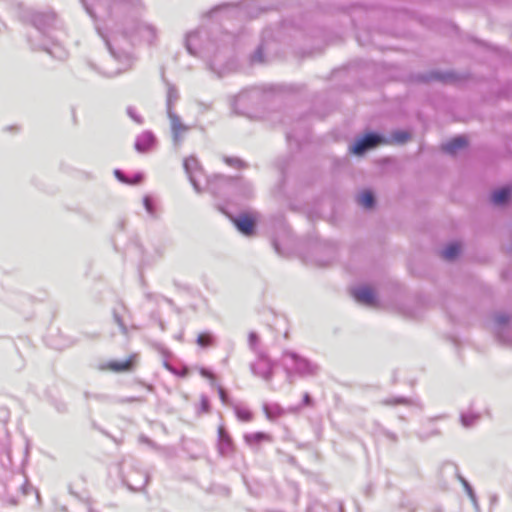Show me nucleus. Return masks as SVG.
<instances>
[{"label": "nucleus", "instance_id": "de8ad7c7", "mask_svg": "<svg viewBox=\"0 0 512 512\" xmlns=\"http://www.w3.org/2000/svg\"><path fill=\"white\" fill-rule=\"evenodd\" d=\"M127 401H141V399L140 398H130Z\"/></svg>", "mask_w": 512, "mask_h": 512}, {"label": "nucleus", "instance_id": "a19ab883", "mask_svg": "<svg viewBox=\"0 0 512 512\" xmlns=\"http://www.w3.org/2000/svg\"><path fill=\"white\" fill-rule=\"evenodd\" d=\"M209 409H210V404H209V400L206 396H202L201 397V411L202 412H209Z\"/></svg>", "mask_w": 512, "mask_h": 512}, {"label": "nucleus", "instance_id": "f3484780", "mask_svg": "<svg viewBox=\"0 0 512 512\" xmlns=\"http://www.w3.org/2000/svg\"><path fill=\"white\" fill-rule=\"evenodd\" d=\"M467 146L464 136H457L442 145V150L448 154H455L458 150Z\"/></svg>", "mask_w": 512, "mask_h": 512}, {"label": "nucleus", "instance_id": "4468645a", "mask_svg": "<svg viewBox=\"0 0 512 512\" xmlns=\"http://www.w3.org/2000/svg\"><path fill=\"white\" fill-rule=\"evenodd\" d=\"M237 230L245 236H251L255 230V221L247 214L233 218Z\"/></svg>", "mask_w": 512, "mask_h": 512}, {"label": "nucleus", "instance_id": "9d476101", "mask_svg": "<svg viewBox=\"0 0 512 512\" xmlns=\"http://www.w3.org/2000/svg\"><path fill=\"white\" fill-rule=\"evenodd\" d=\"M123 481L131 490L139 491L147 485L149 476L145 471L133 470L123 476Z\"/></svg>", "mask_w": 512, "mask_h": 512}, {"label": "nucleus", "instance_id": "1a4fd4ad", "mask_svg": "<svg viewBox=\"0 0 512 512\" xmlns=\"http://www.w3.org/2000/svg\"><path fill=\"white\" fill-rule=\"evenodd\" d=\"M183 166L196 192H201L200 178L204 174L198 160L194 156H190L184 160Z\"/></svg>", "mask_w": 512, "mask_h": 512}, {"label": "nucleus", "instance_id": "f8f14e48", "mask_svg": "<svg viewBox=\"0 0 512 512\" xmlns=\"http://www.w3.org/2000/svg\"><path fill=\"white\" fill-rule=\"evenodd\" d=\"M439 476L443 482V486L446 487L451 479H459L461 474L459 473L458 466L452 461H445L439 468Z\"/></svg>", "mask_w": 512, "mask_h": 512}, {"label": "nucleus", "instance_id": "aec40b11", "mask_svg": "<svg viewBox=\"0 0 512 512\" xmlns=\"http://www.w3.org/2000/svg\"><path fill=\"white\" fill-rule=\"evenodd\" d=\"M133 357L123 361H111L108 363L107 368L115 372H125L132 368Z\"/></svg>", "mask_w": 512, "mask_h": 512}, {"label": "nucleus", "instance_id": "7ed1b4c3", "mask_svg": "<svg viewBox=\"0 0 512 512\" xmlns=\"http://www.w3.org/2000/svg\"><path fill=\"white\" fill-rule=\"evenodd\" d=\"M187 51L194 56H199L210 60V67L219 75L221 71L217 66L220 65V50L216 43L210 39L209 32L204 29H198L187 34L185 39Z\"/></svg>", "mask_w": 512, "mask_h": 512}, {"label": "nucleus", "instance_id": "423d86ee", "mask_svg": "<svg viewBox=\"0 0 512 512\" xmlns=\"http://www.w3.org/2000/svg\"><path fill=\"white\" fill-rule=\"evenodd\" d=\"M164 77V75H162ZM166 87V112L168 119L170 121V128L172 134V140L176 147H179L183 140L185 134L189 131L190 127L184 124L179 115L174 111V106L179 99V93L175 85L171 84L165 78H163Z\"/></svg>", "mask_w": 512, "mask_h": 512}, {"label": "nucleus", "instance_id": "393cba45", "mask_svg": "<svg viewBox=\"0 0 512 512\" xmlns=\"http://www.w3.org/2000/svg\"><path fill=\"white\" fill-rule=\"evenodd\" d=\"M479 418V414L472 412L461 413L460 415L461 424L466 428L474 426L476 422L479 420Z\"/></svg>", "mask_w": 512, "mask_h": 512}, {"label": "nucleus", "instance_id": "b1692460", "mask_svg": "<svg viewBox=\"0 0 512 512\" xmlns=\"http://www.w3.org/2000/svg\"><path fill=\"white\" fill-rule=\"evenodd\" d=\"M460 253V245L458 243L448 244L442 251V257L446 260H454Z\"/></svg>", "mask_w": 512, "mask_h": 512}, {"label": "nucleus", "instance_id": "37998d69", "mask_svg": "<svg viewBox=\"0 0 512 512\" xmlns=\"http://www.w3.org/2000/svg\"><path fill=\"white\" fill-rule=\"evenodd\" d=\"M143 179V176L142 174H136L132 180L129 179V183L128 184H138L142 181Z\"/></svg>", "mask_w": 512, "mask_h": 512}, {"label": "nucleus", "instance_id": "2eb2a0df", "mask_svg": "<svg viewBox=\"0 0 512 512\" xmlns=\"http://www.w3.org/2000/svg\"><path fill=\"white\" fill-rule=\"evenodd\" d=\"M155 143V135L151 131H144L136 138L135 149L140 153H144L149 151Z\"/></svg>", "mask_w": 512, "mask_h": 512}, {"label": "nucleus", "instance_id": "a18cd8bd", "mask_svg": "<svg viewBox=\"0 0 512 512\" xmlns=\"http://www.w3.org/2000/svg\"><path fill=\"white\" fill-rule=\"evenodd\" d=\"M316 504H310L307 509H306V512H313L314 508H315Z\"/></svg>", "mask_w": 512, "mask_h": 512}, {"label": "nucleus", "instance_id": "5701e85b", "mask_svg": "<svg viewBox=\"0 0 512 512\" xmlns=\"http://www.w3.org/2000/svg\"><path fill=\"white\" fill-rule=\"evenodd\" d=\"M460 483L462 484L466 494L468 495L469 499L471 500L473 506L478 509L479 508V505H478V501H477V496L475 494V491L473 489V487L470 485V483L461 475L459 476V479Z\"/></svg>", "mask_w": 512, "mask_h": 512}, {"label": "nucleus", "instance_id": "a878e982", "mask_svg": "<svg viewBox=\"0 0 512 512\" xmlns=\"http://www.w3.org/2000/svg\"><path fill=\"white\" fill-rule=\"evenodd\" d=\"M143 205H144V208H145L146 212L149 214V216L151 218L155 219V218L158 217L156 205H155L154 200L152 199L151 196L146 195L143 198Z\"/></svg>", "mask_w": 512, "mask_h": 512}, {"label": "nucleus", "instance_id": "09e8293b", "mask_svg": "<svg viewBox=\"0 0 512 512\" xmlns=\"http://www.w3.org/2000/svg\"><path fill=\"white\" fill-rule=\"evenodd\" d=\"M389 437L393 440H396V436L394 434H389Z\"/></svg>", "mask_w": 512, "mask_h": 512}, {"label": "nucleus", "instance_id": "6e6552de", "mask_svg": "<svg viewBox=\"0 0 512 512\" xmlns=\"http://www.w3.org/2000/svg\"><path fill=\"white\" fill-rule=\"evenodd\" d=\"M388 141L385 137L377 132H369L363 137L358 139L351 147L350 151L355 155H363L368 150L373 149L381 144H386Z\"/></svg>", "mask_w": 512, "mask_h": 512}, {"label": "nucleus", "instance_id": "20e7f679", "mask_svg": "<svg viewBox=\"0 0 512 512\" xmlns=\"http://www.w3.org/2000/svg\"><path fill=\"white\" fill-rule=\"evenodd\" d=\"M286 380L293 384L297 377H316L320 372V366L294 350H284L280 359Z\"/></svg>", "mask_w": 512, "mask_h": 512}, {"label": "nucleus", "instance_id": "c85d7f7f", "mask_svg": "<svg viewBox=\"0 0 512 512\" xmlns=\"http://www.w3.org/2000/svg\"><path fill=\"white\" fill-rule=\"evenodd\" d=\"M381 403L383 405H387V406H394V405H398V404L409 405L411 403V401H410V399L405 398V397H391V398H386V399L382 400Z\"/></svg>", "mask_w": 512, "mask_h": 512}, {"label": "nucleus", "instance_id": "9b49d317", "mask_svg": "<svg viewBox=\"0 0 512 512\" xmlns=\"http://www.w3.org/2000/svg\"><path fill=\"white\" fill-rule=\"evenodd\" d=\"M218 451L222 456H229L234 451V444L229 433L223 425L218 428Z\"/></svg>", "mask_w": 512, "mask_h": 512}, {"label": "nucleus", "instance_id": "2f4dec72", "mask_svg": "<svg viewBox=\"0 0 512 512\" xmlns=\"http://www.w3.org/2000/svg\"><path fill=\"white\" fill-rule=\"evenodd\" d=\"M392 140L393 142L403 144L405 143L409 138L410 134L406 131L398 130L392 133Z\"/></svg>", "mask_w": 512, "mask_h": 512}, {"label": "nucleus", "instance_id": "8fccbe9b", "mask_svg": "<svg viewBox=\"0 0 512 512\" xmlns=\"http://www.w3.org/2000/svg\"><path fill=\"white\" fill-rule=\"evenodd\" d=\"M339 512H343V506L341 503H339Z\"/></svg>", "mask_w": 512, "mask_h": 512}, {"label": "nucleus", "instance_id": "ea45409f", "mask_svg": "<svg viewBox=\"0 0 512 512\" xmlns=\"http://www.w3.org/2000/svg\"><path fill=\"white\" fill-rule=\"evenodd\" d=\"M114 175H115V177H116L120 182H122V183H126V184H128V183H129V179L125 176V174H124L121 170L116 169V170L114 171Z\"/></svg>", "mask_w": 512, "mask_h": 512}, {"label": "nucleus", "instance_id": "dca6fc26", "mask_svg": "<svg viewBox=\"0 0 512 512\" xmlns=\"http://www.w3.org/2000/svg\"><path fill=\"white\" fill-rule=\"evenodd\" d=\"M0 465L5 470H10L13 466L11 443L8 438L0 443Z\"/></svg>", "mask_w": 512, "mask_h": 512}, {"label": "nucleus", "instance_id": "cd10ccee", "mask_svg": "<svg viewBox=\"0 0 512 512\" xmlns=\"http://www.w3.org/2000/svg\"><path fill=\"white\" fill-rule=\"evenodd\" d=\"M258 94V89L253 88L250 90H245L239 93L235 99V104L240 105L243 104L247 99L253 97L254 95Z\"/></svg>", "mask_w": 512, "mask_h": 512}, {"label": "nucleus", "instance_id": "58836bf2", "mask_svg": "<svg viewBox=\"0 0 512 512\" xmlns=\"http://www.w3.org/2000/svg\"><path fill=\"white\" fill-rule=\"evenodd\" d=\"M252 62H263V52H262V47H259L255 53L252 55V58H251Z\"/></svg>", "mask_w": 512, "mask_h": 512}, {"label": "nucleus", "instance_id": "bb28decb", "mask_svg": "<svg viewBox=\"0 0 512 512\" xmlns=\"http://www.w3.org/2000/svg\"><path fill=\"white\" fill-rule=\"evenodd\" d=\"M448 78H449V75H445V74H442L439 72H430L428 74L419 76V79L423 82H430L433 80H439V81L445 82V81H447Z\"/></svg>", "mask_w": 512, "mask_h": 512}, {"label": "nucleus", "instance_id": "a211bd4d", "mask_svg": "<svg viewBox=\"0 0 512 512\" xmlns=\"http://www.w3.org/2000/svg\"><path fill=\"white\" fill-rule=\"evenodd\" d=\"M244 440L247 445L252 448H257L263 441H270L271 437L269 434L264 432L248 433L244 435Z\"/></svg>", "mask_w": 512, "mask_h": 512}, {"label": "nucleus", "instance_id": "79ce46f5", "mask_svg": "<svg viewBox=\"0 0 512 512\" xmlns=\"http://www.w3.org/2000/svg\"><path fill=\"white\" fill-rule=\"evenodd\" d=\"M200 374L203 376V377H206V378H209L212 380V382L214 381V375L211 371L205 369V368H202L200 370Z\"/></svg>", "mask_w": 512, "mask_h": 512}, {"label": "nucleus", "instance_id": "ddd939ff", "mask_svg": "<svg viewBox=\"0 0 512 512\" xmlns=\"http://www.w3.org/2000/svg\"><path fill=\"white\" fill-rule=\"evenodd\" d=\"M352 296L361 304L373 306L376 302L373 290L367 286L356 287L352 290Z\"/></svg>", "mask_w": 512, "mask_h": 512}, {"label": "nucleus", "instance_id": "f03ea898", "mask_svg": "<svg viewBox=\"0 0 512 512\" xmlns=\"http://www.w3.org/2000/svg\"><path fill=\"white\" fill-rule=\"evenodd\" d=\"M28 20L34 28L28 35L32 49L45 51L58 60H65L68 51L58 40L62 23L56 13L51 9L32 11Z\"/></svg>", "mask_w": 512, "mask_h": 512}, {"label": "nucleus", "instance_id": "e433bc0d", "mask_svg": "<svg viewBox=\"0 0 512 512\" xmlns=\"http://www.w3.org/2000/svg\"><path fill=\"white\" fill-rule=\"evenodd\" d=\"M113 316H114L115 322L118 324V326L120 327L121 331L123 333H127V327L125 326L123 320L121 319L119 313L116 310H114Z\"/></svg>", "mask_w": 512, "mask_h": 512}, {"label": "nucleus", "instance_id": "603ef678", "mask_svg": "<svg viewBox=\"0 0 512 512\" xmlns=\"http://www.w3.org/2000/svg\"><path fill=\"white\" fill-rule=\"evenodd\" d=\"M165 366L169 369V370H172L171 367L169 366V364L165 363Z\"/></svg>", "mask_w": 512, "mask_h": 512}, {"label": "nucleus", "instance_id": "c03bdc74", "mask_svg": "<svg viewBox=\"0 0 512 512\" xmlns=\"http://www.w3.org/2000/svg\"><path fill=\"white\" fill-rule=\"evenodd\" d=\"M312 398L308 393H305L303 396V405L305 406H311L312 405Z\"/></svg>", "mask_w": 512, "mask_h": 512}, {"label": "nucleus", "instance_id": "f257e3e1", "mask_svg": "<svg viewBox=\"0 0 512 512\" xmlns=\"http://www.w3.org/2000/svg\"><path fill=\"white\" fill-rule=\"evenodd\" d=\"M87 13L95 20L96 30L105 42L114 64L101 68L89 64L106 77H115L130 69L134 62L132 47L137 42L153 46L158 41V28L140 20L142 0H81Z\"/></svg>", "mask_w": 512, "mask_h": 512}, {"label": "nucleus", "instance_id": "7c9ffc66", "mask_svg": "<svg viewBox=\"0 0 512 512\" xmlns=\"http://www.w3.org/2000/svg\"><path fill=\"white\" fill-rule=\"evenodd\" d=\"M235 414L240 421L249 422L252 419V413L245 408L235 406Z\"/></svg>", "mask_w": 512, "mask_h": 512}, {"label": "nucleus", "instance_id": "c756f323", "mask_svg": "<svg viewBox=\"0 0 512 512\" xmlns=\"http://www.w3.org/2000/svg\"><path fill=\"white\" fill-rule=\"evenodd\" d=\"M214 337L210 333H201L197 337V344L201 347H208L213 345Z\"/></svg>", "mask_w": 512, "mask_h": 512}, {"label": "nucleus", "instance_id": "6ab92c4d", "mask_svg": "<svg viewBox=\"0 0 512 512\" xmlns=\"http://www.w3.org/2000/svg\"><path fill=\"white\" fill-rule=\"evenodd\" d=\"M512 196V190L509 187H503L492 193V202L495 205H503L507 203Z\"/></svg>", "mask_w": 512, "mask_h": 512}, {"label": "nucleus", "instance_id": "39448f33", "mask_svg": "<svg viewBox=\"0 0 512 512\" xmlns=\"http://www.w3.org/2000/svg\"><path fill=\"white\" fill-rule=\"evenodd\" d=\"M207 189L215 197L220 198L230 196L249 198L253 194V187L249 182L223 175H216L207 179Z\"/></svg>", "mask_w": 512, "mask_h": 512}, {"label": "nucleus", "instance_id": "c9c22d12", "mask_svg": "<svg viewBox=\"0 0 512 512\" xmlns=\"http://www.w3.org/2000/svg\"><path fill=\"white\" fill-rule=\"evenodd\" d=\"M225 162L235 168H240L243 166V162L239 158L226 157Z\"/></svg>", "mask_w": 512, "mask_h": 512}, {"label": "nucleus", "instance_id": "0eeeda50", "mask_svg": "<svg viewBox=\"0 0 512 512\" xmlns=\"http://www.w3.org/2000/svg\"><path fill=\"white\" fill-rule=\"evenodd\" d=\"M256 355L257 359L250 364V370L253 375L270 383L274 376L275 363L265 353H258Z\"/></svg>", "mask_w": 512, "mask_h": 512}, {"label": "nucleus", "instance_id": "f704fd0d", "mask_svg": "<svg viewBox=\"0 0 512 512\" xmlns=\"http://www.w3.org/2000/svg\"><path fill=\"white\" fill-rule=\"evenodd\" d=\"M127 115L137 124L143 123V118L141 115H139L136 111V109L132 106L127 107Z\"/></svg>", "mask_w": 512, "mask_h": 512}, {"label": "nucleus", "instance_id": "4c0bfd02", "mask_svg": "<svg viewBox=\"0 0 512 512\" xmlns=\"http://www.w3.org/2000/svg\"><path fill=\"white\" fill-rule=\"evenodd\" d=\"M217 389H218V394H219L221 402L224 405H228L229 404V397H228V394H227L226 390L223 387H221V386H218Z\"/></svg>", "mask_w": 512, "mask_h": 512}, {"label": "nucleus", "instance_id": "49530a36", "mask_svg": "<svg viewBox=\"0 0 512 512\" xmlns=\"http://www.w3.org/2000/svg\"><path fill=\"white\" fill-rule=\"evenodd\" d=\"M28 450H29V444H28V442L26 441V442H25V454H26V455L28 454Z\"/></svg>", "mask_w": 512, "mask_h": 512}, {"label": "nucleus", "instance_id": "412c9836", "mask_svg": "<svg viewBox=\"0 0 512 512\" xmlns=\"http://www.w3.org/2000/svg\"><path fill=\"white\" fill-rule=\"evenodd\" d=\"M263 409L269 420H275L284 413L283 408L278 404H265Z\"/></svg>", "mask_w": 512, "mask_h": 512}, {"label": "nucleus", "instance_id": "3c124183", "mask_svg": "<svg viewBox=\"0 0 512 512\" xmlns=\"http://www.w3.org/2000/svg\"><path fill=\"white\" fill-rule=\"evenodd\" d=\"M85 397H86V399H89L90 394L89 393H85Z\"/></svg>", "mask_w": 512, "mask_h": 512}, {"label": "nucleus", "instance_id": "473e14b6", "mask_svg": "<svg viewBox=\"0 0 512 512\" xmlns=\"http://www.w3.org/2000/svg\"><path fill=\"white\" fill-rule=\"evenodd\" d=\"M248 343H249V347H250V349H251L253 352H255L256 354H258V353H262V352H261V351H259V349H258L259 337H258L257 333H255V332H250V333H249Z\"/></svg>", "mask_w": 512, "mask_h": 512}, {"label": "nucleus", "instance_id": "4be33fe9", "mask_svg": "<svg viewBox=\"0 0 512 512\" xmlns=\"http://www.w3.org/2000/svg\"><path fill=\"white\" fill-rule=\"evenodd\" d=\"M358 202L364 208L372 209L375 206L376 200L374 194L371 191L365 190L360 194Z\"/></svg>", "mask_w": 512, "mask_h": 512}, {"label": "nucleus", "instance_id": "72a5a7b5", "mask_svg": "<svg viewBox=\"0 0 512 512\" xmlns=\"http://www.w3.org/2000/svg\"><path fill=\"white\" fill-rule=\"evenodd\" d=\"M511 317L507 313H497L494 317L496 325L501 328L507 325L510 321Z\"/></svg>", "mask_w": 512, "mask_h": 512}]
</instances>
